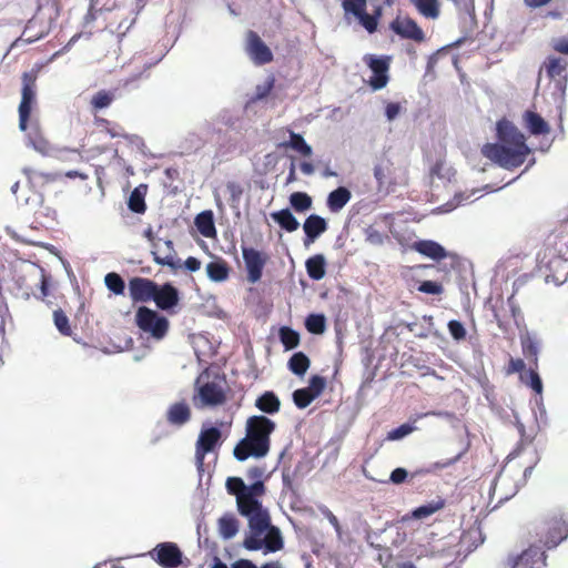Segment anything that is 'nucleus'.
I'll return each instance as SVG.
<instances>
[{
	"mask_svg": "<svg viewBox=\"0 0 568 568\" xmlns=\"http://www.w3.org/2000/svg\"><path fill=\"white\" fill-rule=\"evenodd\" d=\"M392 163L387 161L385 164H377L374 168V176L379 187H382L392 174Z\"/></svg>",
	"mask_w": 568,
	"mask_h": 568,
	"instance_id": "nucleus-50",
	"label": "nucleus"
},
{
	"mask_svg": "<svg viewBox=\"0 0 568 568\" xmlns=\"http://www.w3.org/2000/svg\"><path fill=\"white\" fill-rule=\"evenodd\" d=\"M388 7H393L398 0H383ZM367 0H342V8L346 19L354 18L361 22V19L366 10Z\"/></svg>",
	"mask_w": 568,
	"mask_h": 568,
	"instance_id": "nucleus-21",
	"label": "nucleus"
},
{
	"mask_svg": "<svg viewBox=\"0 0 568 568\" xmlns=\"http://www.w3.org/2000/svg\"><path fill=\"white\" fill-rule=\"evenodd\" d=\"M529 377H530V387L537 393L540 394L542 392V382L536 372V368H531L529 371Z\"/></svg>",
	"mask_w": 568,
	"mask_h": 568,
	"instance_id": "nucleus-58",
	"label": "nucleus"
},
{
	"mask_svg": "<svg viewBox=\"0 0 568 568\" xmlns=\"http://www.w3.org/2000/svg\"><path fill=\"white\" fill-rule=\"evenodd\" d=\"M129 296L133 304L148 303L153 300L156 282L141 276H134L128 283Z\"/></svg>",
	"mask_w": 568,
	"mask_h": 568,
	"instance_id": "nucleus-13",
	"label": "nucleus"
},
{
	"mask_svg": "<svg viewBox=\"0 0 568 568\" xmlns=\"http://www.w3.org/2000/svg\"><path fill=\"white\" fill-rule=\"evenodd\" d=\"M321 511L325 516V518H327L329 524L335 528V530L339 531L341 525L337 517L327 507L322 508Z\"/></svg>",
	"mask_w": 568,
	"mask_h": 568,
	"instance_id": "nucleus-62",
	"label": "nucleus"
},
{
	"mask_svg": "<svg viewBox=\"0 0 568 568\" xmlns=\"http://www.w3.org/2000/svg\"><path fill=\"white\" fill-rule=\"evenodd\" d=\"M402 111V105L398 102H389L385 108V115L388 121H393L398 116Z\"/></svg>",
	"mask_w": 568,
	"mask_h": 568,
	"instance_id": "nucleus-57",
	"label": "nucleus"
},
{
	"mask_svg": "<svg viewBox=\"0 0 568 568\" xmlns=\"http://www.w3.org/2000/svg\"><path fill=\"white\" fill-rule=\"evenodd\" d=\"M206 273L211 281L223 282L227 280L230 275V267L224 260L219 258L216 261L210 262L206 265Z\"/></svg>",
	"mask_w": 568,
	"mask_h": 568,
	"instance_id": "nucleus-33",
	"label": "nucleus"
},
{
	"mask_svg": "<svg viewBox=\"0 0 568 568\" xmlns=\"http://www.w3.org/2000/svg\"><path fill=\"white\" fill-rule=\"evenodd\" d=\"M310 365L311 361L303 352L294 353L288 361L290 371L297 376H303L310 368Z\"/></svg>",
	"mask_w": 568,
	"mask_h": 568,
	"instance_id": "nucleus-37",
	"label": "nucleus"
},
{
	"mask_svg": "<svg viewBox=\"0 0 568 568\" xmlns=\"http://www.w3.org/2000/svg\"><path fill=\"white\" fill-rule=\"evenodd\" d=\"M326 387V379L320 375H314L310 378L307 388L316 397H318Z\"/></svg>",
	"mask_w": 568,
	"mask_h": 568,
	"instance_id": "nucleus-53",
	"label": "nucleus"
},
{
	"mask_svg": "<svg viewBox=\"0 0 568 568\" xmlns=\"http://www.w3.org/2000/svg\"><path fill=\"white\" fill-rule=\"evenodd\" d=\"M327 227V222L324 217L317 214L308 215L303 224L305 233L304 244L308 245L310 243H313L321 234L326 232Z\"/></svg>",
	"mask_w": 568,
	"mask_h": 568,
	"instance_id": "nucleus-19",
	"label": "nucleus"
},
{
	"mask_svg": "<svg viewBox=\"0 0 568 568\" xmlns=\"http://www.w3.org/2000/svg\"><path fill=\"white\" fill-rule=\"evenodd\" d=\"M447 326L449 334L455 341L459 342L465 339L467 333L462 322L452 320L448 322Z\"/></svg>",
	"mask_w": 568,
	"mask_h": 568,
	"instance_id": "nucleus-54",
	"label": "nucleus"
},
{
	"mask_svg": "<svg viewBox=\"0 0 568 568\" xmlns=\"http://www.w3.org/2000/svg\"><path fill=\"white\" fill-rule=\"evenodd\" d=\"M418 291L426 294L439 295L444 288L440 283L434 281H424L419 284Z\"/></svg>",
	"mask_w": 568,
	"mask_h": 568,
	"instance_id": "nucleus-55",
	"label": "nucleus"
},
{
	"mask_svg": "<svg viewBox=\"0 0 568 568\" xmlns=\"http://www.w3.org/2000/svg\"><path fill=\"white\" fill-rule=\"evenodd\" d=\"M146 189L148 186L145 184H141L131 192L128 206L132 212L143 214L146 211L144 201Z\"/></svg>",
	"mask_w": 568,
	"mask_h": 568,
	"instance_id": "nucleus-34",
	"label": "nucleus"
},
{
	"mask_svg": "<svg viewBox=\"0 0 568 568\" xmlns=\"http://www.w3.org/2000/svg\"><path fill=\"white\" fill-rule=\"evenodd\" d=\"M524 124L532 135H546L550 132L549 124L537 112L527 110L523 115Z\"/></svg>",
	"mask_w": 568,
	"mask_h": 568,
	"instance_id": "nucleus-23",
	"label": "nucleus"
},
{
	"mask_svg": "<svg viewBox=\"0 0 568 568\" xmlns=\"http://www.w3.org/2000/svg\"><path fill=\"white\" fill-rule=\"evenodd\" d=\"M23 173L32 186H44L60 180V173H45L32 168H24Z\"/></svg>",
	"mask_w": 568,
	"mask_h": 568,
	"instance_id": "nucleus-25",
	"label": "nucleus"
},
{
	"mask_svg": "<svg viewBox=\"0 0 568 568\" xmlns=\"http://www.w3.org/2000/svg\"><path fill=\"white\" fill-rule=\"evenodd\" d=\"M547 77L555 82L557 91L564 95L567 88L568 61L558 57H548L544 62Z\"/></svg>",
	"mask_w": 568,
	"mask_h": 568,
	"instance_id": "nucleus-14",
	"label": "nucleus"
},
{
	"mask_svg": "<svg viewBox=\"0 0 568 568\" xmlns=\"http://www.w3.org/2000/svg\"><path fill=\"white\" fill-rule=\"evenodd\" d=\"M414 248L418 253H420L425 256H428L433 260H442V258L446 257L445 248L440 244H438L434 241L423 240V241L415 242Z\"/></svg>",
	"mask_w": 568,
	"mask_h": 568,
	"instance_id": "nucleus-27",
	"label": "nucleus"
},
{
	"mask_svg": "<svg viewBox=\"0 0 568 568\" xmlns=\"http://www.w3.org/2000/svg\"><path fill=\"white\" fill-rule=\"evenodd\" d=\"M255 407L264 414L274 415L281 409V400L274 392L266 390L255 399Z\"/></svg>",
	"mask_w": 568,
	"mask_h": 568,
	"instance_id": "nucleus-24",
	"label": "nucleus"
},
{
	"mask_svg": "<svg viewBox=\"0 0 568 568\" xmlns=\"http://www.w3.org/2000/svg\"><path fill=\"white\" fill-rule=\"evenodd\" d=\"M282 146L291 148L303 156H310L312 154V148L306 143L304 138L292 131L290 133V141L282 143Z\"/></svg>",
	"mask_w": 568,
	"mask_h": 568,
	"instance_id": "nucleus-40",
	"label": "nucleus"
},
{
	"mask_svg": "<svg viewBox=\"0 0 568 568\" xmlns=\"http://www.w3.org/2000/svg\"><path fill=\"white\" fill-rule=\"evenodd\" d=\"M247 53L257 65H263L273 61L271 49L262 41L255 31L247 33Z\"/></svg>",
	"mask_w": 568,
	"mask_h": 568,
	"instance_id": "nucleus-15",
	"label": "nucleus"
},
{
	"mask_svg": "<svg viewBox=\"0 0 568 568\" xmlns=\"http://www.w3.org/2000/svg\"><path fill=\"white\" fill-rule=\"evenodd\" d=\"M364 61L373 73L368 80L369 87L374 91L385 88L389 81L388 71L392 58L389 55L375 57L373 54H367L365 55Z\"/></svg>",
	"mask_w": 568,
	"mask_h": 568,
	"instance_id": "nucleus-7",
	"label": "nucleus"
},
{
	"mask_svg": "<svg viewBox=\"0 0 568 568\" xmlns=\"http://www.w3.org/2000/svg\"><path fill=\"white\" fill-rule=\"evenodd\" d=\"M149 555L162 568H178L182 565L183 552L171 541L158 544Z\"/></svg>",
	"mask_w": 568,
	"mask_h": 568,
	"instance_id": "nucleus-8",
	"label": "nucleus"
},
{
	"mask_svg": "<svg viewBox=\"0 0 568 568\" xmlns=\"http://www.w3.org/2000/svg\"><path fill=\"white\" fill-rule=\"evenodd\" d=\"M444 507L445 500L443 498H438L437 500H433L426 505H422L415 508L412 513V516L415 519H424L443 509Z\"/></svg>",
	"mask_w": 568,
	"mask_h": 568,
	"instance_id": "nucleus-39",
	"label": "nucleus"
},
{
	"mask_svg": "<svg viewBox=\"0 0 568 568\" xmlns=\"http://www.w3.org/2000/svg\"><path fill=\"white\" fill-rule=\"evenodd\" d=\"M114 100V92L100 90L91 98L90 105L93 111H98L110 106Z\"/></svg>",
	"mask_w": 568,
	"mask_h": 568,
	"instance_id": "nucleus-41",
	"label": "nucleus"
},
{
	"mask_svg": "<svg viewBox=\"0 0 568 568\" xmlns=\"http://www.w3.org/2000/svg\"><path fill=\"white\" fill-rule=\"evenodd\" d=\"M305 327L312 334H323L326 327L323 314H311L305 320Z\"/></svg>",
	"mask_w": 568,
	"mask_h": 568,
	"instance_id": "nucleus-46",
	"label": "nucleus"
},
{
	"mask_svg": "<svg viewBox=\"0 0 568 568\" xmlns=\"http://www.w3.org/2000/svg\"><path fill=\"white\" fill-rule=\"evenodd\" d=\"M134 322L143 334L155 341L163 339L170 329V322L164 315L144 305L138 307Z\"/></svg>",
	"mask_w": 568,
	"mask_h": 568,
	"instance_id": "nucleus-4",
	"label": "nucleus"
},
{
	"mask_svg": "<svg viewBox=\"0 0 568 568\" xmlns=\"http://www.w3.org/2000/svg\"><path fill=\"white\" fill-rule=\"evenodd\" d=\"M265 485L262 480H256L248 486L247 490L236 498L237 509L242 516H248L263 507L258 500L265 494Z\"/></svg>",
	"mask_w": 568,
	"mask_h": 568,
	"instance_id": "nucleus-10",
	"label": "nucleus"
},
{
	"mask_svg": "<svg viewBox=\"0 0 568 568\" xmlns=\"http://www.w3.org/2000/svg\"><path fill=\"white\" fill-rule=\"evenodd\" d=\"M292 207L298 212H305L312 207V197L304 192H294L290 196Z\"/></svg>",
	"mask_w": 568,
	"mask_h": 568,
	"instance_id": "nucleus-43",
	"label": "nucleus"
},
{
	"mask_svg": "<svg viewBox=\"0 0 568 568\" xmlns=\"http://www.w3.org/2000/svg\"><path fill=\"white\" fill-rule=\"evenodd\" d=\"M105 286L115 295H123L125 290L124 280L115 272L108 273L104 277Z\"/></svg>",
	"mask_w": 568,
	"mask_h": 568,
	"instance_id": "nucleus-45",
	"label": "nucleus"
},
{
	"mask_svg": "<svg viewBox=\"0 0 568 568\" xmlns=\"http://www.w3.org/2000/svg\"><path fill=\"white\" fill-rule=\"evenodd\" d=\"M246 517L250 532L243 540V547L247 550H258L263 547L262 536L272 527L270 514L262 507Z\"/></svg>",
	"mask_w": 568,
	"mask_h": 568,
	"instance_id": "nucleus-6",
	"label": "nucleus"
},
{
	"mask_svg": "<svg viewBox=\"0 0 568 568\" xmlns=\"http://www.w3.org/2000/svg\"><path fill=\"white\" fill-rule=\"evenodd\" d=\"M233 568H257L251 560L248 559H239L233 564Z\"/></svg>",
	"mask_w": 568,
	"mask_h": 568,
	"instance_id": "nucleus-64",
	"label": "nucleus"
},
{
	"mask_svg": "<svg viewBox=\"0 0 568 568\" xmlns=\"http://www.w3.org/2000/svg\"><path fill=\"white\" fill-rule=\"evenodd\" d=\"M536 536L545 548H556L568 537V515L561 511L548 515L537 526Z\"/></svg>",
	"mask_w": 568,
	"mask_h": 568,
	"instance_id": "nucleus-3",
	"label": "nucleus"
},
{
	"mask_svg": "<svg viewBox=\"0 0 568 568\" xmlns=\"http://www.w3.org/2000/svg\"><path fill=\"white\" fill-rule=\"evenodd\" d=\"M94 124L98 128H101L103 132L109 134L111 138H119L124 139L130 142H134L139 140L138 135H132L126 133L123 125H121L119 122L108 120L105 118L101 116H94Z\"/></svg>",
	"mask_w": 568,
	"mask_h": 568,
	"instance_id": "nucleus-20",
	"label": "nucleus"
},
{
	"mask_svg": "<svg viewBox=\"0 0 568 568\" xmlns=\"http://www.w3.org/2000/svg\"><path fill=\"white\" fill-rule=\"evenodd\" d=\"M526 367V364L524 359L521 358H513L510 357L507 367L505 368V372L507 375H511L515 373H521Z\"/></svg>",
	"mask_w": 568,
	"mask_h": 568,
	"instance_id": "nucleus-56",
	"label": "nucleus"
},
{
	"mask_svg": "<svg viewBox=\"0 0 568 568\" xmlns=\"http://www.w3.org/2000/svg\"><path fill=\"white\" fill-rule=\"evenodd\" d=\"M408 476V473L405 468H396L394 469L392 473H390V477H389V480L393 483V484H402L406 480Z\"/></svg>",
	"mask_w": 568,
	"mask_h": 568,
	"instance_id": "nucleus-59",
	"label": "nucleus"
},
{
	"mask_svg": "<svg viewBox=\"0 0 568 568\" xmlns=\"http://www.w3.org/2000/svg\"><path fill=\"white\" fill-rule=\"evenodd\" d=\"M248 486H246L240 477H229L226 479V489L230 495H234L236 498L239 495L245 493Z\"/></svg>",
	"mask_w": 568,
	"mask_h": 568,
	"instance_id": "nucleus-49",
	"label": "nucleus"
},
{
	"mask_svg": "<svg viewBox=\"0 0 568 568\" xmlns=\"http://www.w3.org/2000/svg\"><path fill=\"white\" fill-rule=\"evenodd\" d=\"M164 245L166 246V252L164 255H161L158 252L152 251L153 261L158 265L169 266L172 270H176L181 265H180V262L174 258L175 251H174L173 241L166 240V241H164Z\"/></svg>",
	"mask_w": 568,
	"mask_h": 568,
	"instance_id": "nucleus-31",
	"label": "nucleus"
},
{
	"mask_svg": "<svg viewBox=\"0 0 568 568\" xmlns=\"http://www.w3.org/2000/svg\"><path fill=\"white\" fill-rule=\"evenodd\" d=\"M222 443V433L216 427L201 429L195 443V460L199 467L204 464L205 456L214 452Z\"/></svg>",
	"mask_w": 568,
	"mask_h": 568,
	"instance_id": "nucleus-9",
	"label": "nucleus"
},
{
	"mask_svg": "<svg viewBox=\"0 0 568 568\" xmlns=\"http://www.w3.org/2000/svg\"><path fill=\"white\" fill-rule=\"evenodd\" d=\"M53 322H54L57 329L63 336H71L72 328H71L69 318L61 308H58L53 312Z\"/></svg>",
	"mask_w": 568,
	"mask_h": 568,
	"instance_id": "nucleus-47",
	"label": "nucleus"
},
{
	"mask_svg": "<svg viewBox=\"0 0 568 568\" xmlns=\"http://www.w3.org/2000/svg\"><path fill=\"white\" fill-rule=\"evenodd\" d=\"M37 77L31 72H24L22 75L21 101L19 104V128L27 131L31 122V112L37 104Z\"/></svg>",
	"mask_w": 568,
	"mask_h": 568,
	"instance_id": "nucleus-5",
	"label": "nucleus"
},
{
	"mask_svg": "<svg viewBox=\"0 0 568 568\" xmlns=\"http://www.w3.org/2000/svg\"><path fill=\"white\" fill-rule=\"evenodd\" d=\"M497 139L498 142L486 143L481 148L485 158L507 170L524 164L531 151L525 135L516 125L505 119L498 121Z\"/></svg>",
	"mask_w": 568,
	"mask_h": 568,
	"instance_id": "nucleus-1",
	"label": "nucleus"
},
{
	"mask_svg": "<svg viewBox=\"0 0 568 568\" xmlns=\"http://www.w3.org/2000/svg\"><path fill=\"white\" fill-rule=\"evenodd\" d=\"M546 559V552L532 545L513 560L511 568H545Z\"/></svg>",
	"mask_w": 568,
	"mask_h": 568,
	"instance_id": "nucleus-17",
	"label": "nucleus"
},
{
	"mask_svg": "<svg viewBox=\"0 0 568 568\" xmlns=\"http://www.w3.org/2000/svg\"><path fill=\"white\" fill-rule=\"evenodd\" d=\"M306 272L308 276L314 281H320L325 276L326 273V261L324 255L316 254L307 258L305 263Z\"/></svg>",
	"mask_w": 568,
	"mask_h": 568,
	"instance_id": "nucleus-30",
	"label": "nucleus"
},
{
	"mask_svg": "<svg viewBox=\"0 0 568 568\" xmlns=\"http://www.w3.org/2000/svg\"><path fill=\"white\" fill-rule=\"evenodd\" d=\"M383 17V7L377 6L374 8L372 13H368L366 10L361 19L359 24L368 32L374 33L377 31L378 23L381 18Z\"/></svg>",
	"mask_w": 568,
	"mask_h": 568,
	"instance_id": "nucleus-36",
	"label": "nucleus"
},
{
	"mask_svg": "<svg viewBox=\"0 0 568 568\" xmlns=\"http://www.w3.org/2000/svg\"><path fill=\"white\" fill-rule=\"evenodd\" d=\"M552 49L556 52L568 54V39L567 38H559V39L554 40Z\"/></svg>",
	"mask_w": 568,
	"mask_h": 568,
	"instance_id": "nucleus-61",
	"label": "nucleus"
},
{
	"mask_svg": "<svg viewBox=\"0 0 568 568\" xmlns=\"http://www.w3.org/2000/svg\"><path fill=\"white\" fill-rule=\"evenodd\" d=\"M351 197V191L344 186H339L328 194L327 206L331 212H338L348 203Z\"/></svg>",
	"mask_w": 568,
	"mask_h": 568,
	"instance_id": "nucleus-28",
	"label": "nucleus"
},
{
	"mask_svg": "<svg viewBox=\"0 0 568 568\" xmlns=\"http://www.w3.org/2000/svg\"><path fill=\"white\" fill-rule=\"evenodd\" d=\"M389 29L399 38L422 43L426 40L425 32L410 17L397 16L390 23Z\"/></svg>",
	"mask_w": 568,
	"mask_h": 568,
	"instance_id": "nucleus-11",
	"label": "nucleus"
},
{
	"mask_svg": "<svg viewBox=\"0 0 568 568\" xmlns=\"http://www.w3.org/2000/svg\"><path fill=\"white\" fill-rule=\"evenodd\" d=\"M418 13L426 19L436 20L440 14L438 0H410Z\"/></svg>",
	"mask_w": 568,
	"mask_h": 568,
	"instance_id": "nucleus-29",
	"label": "nucleus"
},
{
	"mask_svg": "<svg viewBox=\"0 0 568 568\" xmlns=\"http://www.w3.org/2000/svg\"><path fill=\"white\" fill-rule=\"evenodd\" d=\"M280 339L285 349H293L300 344V334L291 327L283 326L280 328Z\"/></svg>",
	"mask_w": 568,
	"mask_h": 568,
	"instance_id": "nucleus-44",
	"label": "nucleus"
},
{
	"mask_svg": "<svg viewBox=\"0 0 568 568\" xmlns=\"http://www.w3.org/2000/svg\"><path fill=\"white\" fill-rule=\"evenodd\" d=\"M193 402L196 407L220 406L226 402V394L217 383L207 382L199 387Z\"/></svg>",
	"mask_w": 568,
	"mask_h": 568,
	"instance_id": "nucleus-12",
	"label": "nucleus"
},
{
	"mask_svg": "<svg viewBox=\"0 0 568 568\" xmlns=\"http://www.w3.org/2000/svg\"><path fill=\"white\" fill-rule=\"evenodd\" d=\"M415 429H416V427L410 424H403V425L398 426L397 428H394L390 432H388L387 439L388 440L402 439L405 436L413 433Z\"/></svg>",
	"mask_w": 568,
	"mask_h": 568,
	"instance_id": "nucleus-52",
	"label": "nucleus"
},
{
	"mask_svg": "<svg viewBox=\"0 0 568 568\" xmlns=\"http://www.w3.org/2000/svg\"><path fill=\"white\" fill-rule=\"evenodd\" d=\"M265 532L266 535L264 538H262V540L266 552H275L281 550L284 546V542L280 529L275 526H272Z\"/></svg>",
	"mask_w": 568,
	"mask_h": 568,
	"instance_id": "nucleus-35",
	"label": "nucleus"
},
{
	"mask_svg": "<svg viewBox=\"0 0 568 568\" xmlns=\"http://www.w3.org/2000/svg\"><path fill=\"white\" fill-rule=\"evenodd\" d=\"M226 191L230 195V202L232 205H237L243 195V187L240 183L230 181L226 183Z\"/></svg>",
	"mask_w": 568,
	"mask_h": 568,
	"instance_id": "nucleus-51",
	"label": "nucleus"
},
{
	"mask_svg": "<svg viewBox=\"0 0 568 568\" xmlns=\"http://www.w3.org/2000/svg\"><path fill=\"white\" fill-rule=\"evenodd\" d=\"M195 226L199 232L207 239L216 236V229L212 211H203L195 217Z\"/></svg>",
	"mask_w": 568,
	"mask_h": 568,
	"instance_id": "nucleus-26",
	"label": "nucleus"
},
{
	"mask_svg": "<svg viewBox=\"0 0 568 568\" xmlns=\"http://www.w3.org/2000/svg\"><path fill=\"white\" fill-rule=\"evenodd\" d=\"M271 217L286 232H294L300 223L288 209H283L271 213Z\"/></svg>",
	"mask_w": 568,
	"mask_h": 568,
	"instance_id": "nucleus-32",
	"label": "nucleus"
},
{
	"mask_svg": "<svg viewBox=\"0 0 568 568\" xmlns=\"http://www.w3.org/2000/svg\"><path fill=\"white\" fill-rule=\"evenodd\" d=\"M521 349L524 356L537 368L539 353L537 343L529 336L521 338Z\"/></svg>",
	"mask_w": 568,
	"mask_h": 568,
	"instance_id": "nucleus-42",
	"label": "nucleus"
},
{
	"mask_svg": "<svg viewBox=\"0 0 568 568\" xmlns=\"http://www.w3.org/2000/svg\"><path fill=\"white\" fill-rule=\"evenodd\" d=\"M158 308L169 311L174 308L180 302L179 290L171 283L162 285L156 283V290L152 300Z\"/></svg>",
	"mask_w": 568,
	"mask_h": 568,
	"instance_id": "nucleus-18",
	"label": "nucleus"
},
{
	"mask_svg": "<svg viewBox=\"0 0 568 568\" xmlns=\"http://www.w3.org/2000/svg\"><path fill=\"white\" fill-rule=\"evenodd\" d=\"M191 419V408L184 400L172 404L166 412V420L176 426H182Z\"/></svg>",
	"mask_w": 568,
	"mask_h": 568,
	"instance_id": "nucleus-22",
	"label": "nucleus"
},
{
	"mask_svg": "<svg viewBox=\"0 0 568 568\" xmlns=\"http://www.w3.org/2000/svg\"><path fill=\"white\" fill-rule=\"evenodd\" d=\"M219 530L224 539L234 537L239 531V521L233 515H224L219 519Z\"/></svg>",
	"mask_w": 568,
	"mask_h": 568,
	"instance_id": "nucleus-38",
	"label": "nucleus"
},
{
	"mask_svg": "<svg viewBox=\"0 0 568 568\" xmlns=\"http://www.w3.org/2000/svg\"><path fill=\"white\" fill-rule=\"evenodd\" d=\"M276 424L265 415L250 416L245 422V436L235 445L234 457L244 462L250 457L263 458L271 449V435Z\"/></svg>",
	"mask_w": 568,
	"mask_h": 568,
	"instance_id": "nucleus-2",
	"label": "nucleus"
},
{
	"mask_svg": "<svg viewBox=\"0 0 568 568\" xmlns=\"http://www.w3.org/2000/svg\"><path fill=\"white\" fill-rule=\"evenodd\" d=\"M26 34H27V30L23 31L21 37H19L18 39H16L12 42L11 48H18L22 44H30V43L37 41L38 39H40V37H31V36L26 37Z\"/></svg>",
	"mask_w": 568,
	"mask_h": 568,
	"instance_id": "nucleus-60",
	"label": "nucleus"
},
{
	"mask_svg": "<svg viewBox=\"0 0 568 568\" xmlns=\"http://www.w3.org/2000/svg\"><path fill=\"white\" fill-rule=\"evenodd\" d=\"M184 267L190 272H196L201 268V261L194 256H189L184 261Z\"/></svg>",
	"mask_w": 568,
	"mask_h": 568,
	"instance_id": "nucleus-63",
	"label": "nucleus"
},
{
	"mask_svg": "<svg viewBox=\"0 0 568 568\" xmlns=\"http://www.w3.org/2000/svg\"><path fill=\"white\" fill-rule=\"evenodd\" d=\"M314 399L315 396L307 387L298 388L293 393L294 404L301 409L306 408Z\"/></svg>",
	"mask_w": 568,
	"mask_h": 568,
	"instance_id": "nucleus-48",
	"label": "nucleus"
},
{
	"mask_svg": "<svg viewBox=\"0 0 568 568\" xmlns=\"http://www.w3.org/2000/svg\"><path fill=\"white\" fill-rule=\"evenodd\" d=\"M242 255L247 271V281L252 284L258 282L263 274L266 257L253 247H243Z\"/></svg>",
	"mask_w": 568,
	"mask_h": 568,
	"instance_id": "nucleus-16",
	"label": "nucleus"
}]
</instances>
